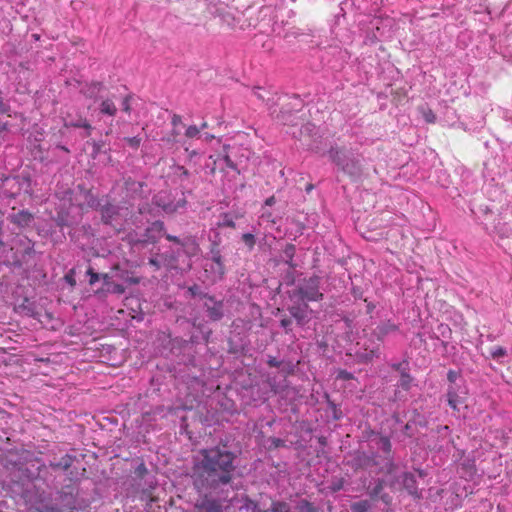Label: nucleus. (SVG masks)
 <instances>
[{
	"label": "nucleus",
	"mask_w": 512,
	"mask_h": 512,
	"mask_svg": "<svg viewBox=\"0 0 512 512\" xmlns=\"http://www.w3.org/2000/svg\"><path fill=\"white\" fill-rule=\"evenodd\" d=\"M242 242L245 244L249 251H252L256 244V238L253 233H244L241 236Z\"/></svg>",
	"instance_id": "cd10ccee"
},
{
	"label": "nucleus",
	"mask_w": 512,
	"mask_h": 512,
	"mask_svg": "<svg viewBox=\"0 0 512 512\" xmlns=\"http://www.w3.org/2000/svg\"><path fill=\"white\" fill-rule=\"evenodd\" d=\"M182 250L189 258L196 256L199 251V245L196 240L192 237L183 238L178 252Z\"/></svg>",
	"instance_id": "4468645a"
},
{
	"label": "nucleus",
	"mask_w": 512,
	"mask_h": 512,
	"mask_svg": "<svg viewBox=\"0 0 512 512\" xmlns=\"http://www.w3.org/2000/svg\"><path fill=\"white\" fill-rule=\"evenodd\" d=\"M439 328L444 330H450L447 325H441Z\"/></svg>",
	"instance_id": "338daca9"
},
{
	"label": "nucleus",
	"mask_w": 512,
	"mask_h": 512,
	"mask_svg": "<svg viewBox=\"0 0 512 512\" xmlns=\"http://www.w3.org/2000/svg\"><path fill=\"white\" fill-rule=\"evenodd\" d=\"M132 95H126L123 99H122V102H121V109L123 112L127 113V114H130L131 113V110H132V107H131V100H132Z\"/></svg>",
	"instance_id": "72a5a7b5"
},
{
	"label": "nucleus",
	"mask_w": 512,
	"mask_h": 512,
	"mask_svg": "<svg viewBox=\"0 0 512 512\" xmlns=\"http://www.w3.org/2000/svg\"><path fill=\"white\" fill-rule=\"evenodd\" d=\"M171 135H174V138L176 139V137L180 134V131L178 130V127L177 128H174L172 129Z\"/></svg>",
	"instance_id": "052dcab7"
},
{
	"label": "nucleus",
	"mask_w": 512,
	"mask_h": 512,
	"mask_svg": "<svg viewBox=\"0 0 512 512\" xmlns=\"http://www.w3.org/2000/svg\"><path fill=\"white\" fill-rule=\"evenodd\" d=\"M101 219L104 224L111 225L120 230L128 216V209L119 205L105 203L100 209Z\"/></svg>",
	"instance_id": "20e7f679"
},
{
	"label": "nucleus",
	"mask_w": 512,
	"mask_h": 512,
	"mask_svg": "<svg viewBox=\"0 0 512 512\" xmlns=\"http://www.w3.org/2000/svg\"><path fill=\"white\" fill-rule=\"evenodd\" d=\"M371 505L368 500H361L358 502H354L351 505V509L353 512H369Z\"/></svg>",
	"instance_id": "a878e982"
},
{
	"label": "nucleus",
	"mask_w": 512,
	"mask_h": 512,
	"mask_svg": "<svg viewBox=\"0 0 512 512\" xmlns=\"http://www.w3.org/2000/svg\"><path fill=\"white\" fill-rule=\"evenodd\" d=\"M204 307L206 309L207 316L212 321H218L224 315L223 302L217 301L212 296H205Z\"/></svg>",
	"instance_id": "1a4fd4ad"
},
{
	"label": "nucleus",
	"mask_w": 512,
	"mask_h": 512,
	"mask_svg": "<svg viewBox=\"0 0 512 512\" xmlns=\"http://www.w3.org/2000/svg\"><path fill=\"white\" fill-rule=\"evenodd\" d=\"M203 137L206 142H211L215 138V136L210 133H204Z\"/></svg>",
	"instance_id": "13d9d810"
},
{
	"label": "nucleus",
	"mask_w": 512,
	"mask_h": 512,
	"mask_svg": "<svg viewBox=\"0 0 512 512\" xmlns=\"http://www.w3.org/2000/svg\"><path fill=\"white\" fill-rule=\"evenodd\" d=\"M296 247L294 244L288 243L286 244L284 250H283V257L285 263L290 267H295V264L293 263V258L295 256Z\"/></svg>",
	"instance_id": "5701e85b"
},
{
	"label": "nucleus",
	"mask_w": 512,
	"mask_h": 512,
	"mask_svg": "<svg viewBox=\"0 0 512 512\" xmlns=\"http://www.w3.org/2000/svg\"><path fill=\"white\" fill-rule=\"evenodd\" d=\"M66 194L69 195L71 204L77 205L82 211L85 207L97 210L103 206L102 200L94 195L91 190L79 187V194L76 195L75 199L72 197L74 194L72 191H67Z\"/></svg>",
	"instance_id": "423d86ee"
},
{
	"label": "nucleus",
	"mask_w": 512,
	"mask_h": 512,
	"mask_svg": "<svg viewBox=\"0 0 512 512\" xmlns=\"http://www.w3.org/2000/svg\"><path fill=\"white\" fill-rule=\"evenodd\" d=\"M198 508L200 512H223L222 504L216 499L204 498Z\"/></svg>",
	"instance_id": "dca6fc26"
},
{
	"label": "nucleus",
	"mask_w": 512,
	"mask_h": 512,
	"mask_svg": "<svg viewBox=\"0 0 512 512\" xmlns=\"http://www.w3.org/2000/svg\"><path fill=\"white\" fill-rule=\"evenodd\" d=\"M381 498L386 503H388V501L390 500V496L388 494L383 495Z\"/></svg>",
	"instance_id": "e2e57ef3"
},
{
	"label": "nucleus",
	"mask_w": 512,
	"mask_h": 512,
	"mask_svg": "<svg viewBox=\"0 0 512 512\" xmlns=\"http://www.w3.org/2000/svg\"><path fill=\"white\" fill-rule=\"evenodd\" d=\"M184 135L188 139L199 138L201 136L200 129L196 125H190L186 128Z\"/></svg>",
	"instance_id": "c756f323"
},
{
	"label": "nucleus",
	"mask_w": 512,
	"mask_h": 512,
	"mask_svg": "<svg viewBox=\"0 0 512 512\" xmlns=\"http://www.w3.org/2000/svg\"><path fill=\"white\" fill-rule=\"evenodd\" d=\"M103 88H104V85L102 82L92 81V82L85 83L84 85H82L80 88V93L88 99L97 101L99 94L101 93Z\"/></svg>",
	"instance_id": "9b49d317"
},
{
	"label": "nucleus",
	"mask_w": 512,
	"mask_h": 512,
	"mask_svg": "<svg viewBox=\"0 0 512 512\" xmlns=\"http://www.w3.org/2000/svg\"><path fill=\"white\" fill-rule=\"evenodd\" d=\"M87 275L89 276V284L90 285H94L100 278L103 279L104 284H106V285L109 284L110 277L108 276V274L100 275V274L96 273L92 268H89L87 270Z\"/></svg>",
	"instance_id": "b1692460"
},
{
	"label": "nucleus",
	"mask_w": 512,
	"mask_h": 512,
	"mask_svg": "<svg viewBox=\"0 0 512 512\" xmlns=\"http://www.w3.org/2000/svg\"><path fill=\"white\" fill-rule=\"evenodd\" d=\"M321 278L312 276L304 280L296 289L292 291L291 299L295 303H306L309 301H320L323 299V293L320 291Z\"/></svg>",
	"instance_id": "7ed1b4c3"
},
{
	"label": "nucleus",
	"mask_w": 512,
	"mask_h": 512,
	"mask_svg": "<svg viewBox=\"0 0 512 512\" xmlns=\"http://www.w3.org/2000/svg\"><path fill=\"white\" fill-rule=\"evenodd\" d=\"M223 161L228 168L237 170V165L233 162V160L230 158L227 152L223 156Z\"/></svg>",
	"instance_id": "58836bf2"
},
{
	"label": "nucleus",
	"mask_w": 512,
	"mask_h": 512,
	"mask_svg": "<svg viewBox=\"0 0 512 512\" xmlns=\"http://www.w3.org/2000/svg\"><path fill=\"white\" fill-rule=\"evenodd\" d=\"M382 490H383V480L378 479L376 481L375 486L370 490L369 493L372 497H377L381 493Z\"/></svg>",
	"instance_id": "c9c22d12"
},
{
	"label": "nucleus",
	"mask_w": 512,
	"mask_h": 512,
	"mask_svg": "<svg viewBox=\"0 0 512 512\" xmlns=\"http://www.w3.org/2000/svg\"><path fill=\"white\" fill-rule=\"evenodd\" d=\"M342 488H343V481L342 480H339V481L334 482L332 484V490L335 491V492L341 490Z\"/></svg>",
	"instance_id": "5fc2aeb1"
},
{
	"label": "nucleus",
	"mask_w": 512,
	"mask_h": 512,
	"mask_svg": "<svg viewBox=\"0 0 512 512\" xmlns=\"http://www.w3.org/2000/svg\"><path fill=\"white\" fill-rule=\"evenodd\" d=\"M149 264L154 266L155 269H159L161 267L160 261L157 258H150Z\"/></svg>",
	"instance_id": "6e6d98bb"
},
{
	"label": "nucleus",
	"mask_w": 512,
	"mask_h": 512,
	"mask_svg": "<svg viewBox=\"0 0 512 512\" xmlns=\"http://www.w3.org/2000/svg\"><path fill=\"white\" fill-rule=\"evenodd\" d=\"M208 128V123L206 121L202 122L200 126H198V129H200V132Z\"/></svg>",
	"instance_id": "bf43d9fd"
},
{
	"label": "nucleus",
	"mask_w": 512,
	"mask_h": 512,
	"mask_svg": "<svg viewBox=\"0 0 512 512\" xmlns=\"http://www.w3.org/2000/svg\"><path fill=\"white\" fill-rule=\"evenodd\" d=\"M371 441L375 443L377 449L381 450L385 454L383 459L384 464L379 470L386 472L387 474H392L396 469V464L391 455L392 444L390 439L387 436H377Z\"/></svg>",
	"instance_id": "0eeeda50"
},
{
	"label": "nucleus",
	"mask_w": 512,
	"mask_h": 512,
	"mask_svg": "<svg viewBox=\"0 0 512 512\" xmlns=\"http://www.w3.org/2000/svg\"><path fill=\"white\" fill-rule=\"evenodd\" d=\"M74 459V456L65 454L58 461H52L50 467L54 470L61 469L66 471L72 466Z\"/></svg>",
	"instance_id": "a211bd4d"
},
{
	"label": "nucleus",
	"mask_w": 512,
	"mask_h": 512,
	"mask_svg": "<svg viewBox=\"0 0 512 512\" xmlns=\"http://www.w3.org/2000/svg\"><path fill=\"white\" fill-rule=\"evenodd\" d=\"M64 279L65 281L71 285V286H74L76 284V280H75V277H74V270H70L65 276H64Z\"/></svg>",
	"instance_id": "79ce46f5"
},
{
	"label": "nucleus",
	"mask_w": 512,
	"mask_h": 512,
	"mask_svg": "<svg viewBox=\"0 0 512 512\" xmlns=\"http://www.w3.org/2000/svg\"><path fill=\"white\" fill-rule=\"evenodd\" d=\"M176 174L180 180H183L189 176V171L184 166L179 165L176 167Z\"/></svg>",
	"instance_id": "e433bc0d"
},
{
	"label": "nucleus",
	"mask_w": 512,
	"mask_h": 512,
	"mask_svg": "<svg viewBox=\"0 0 512 512\" xmlns=\"http://www.w3.org/2000/svg\"><path fill=\"white\" fill-rule=\"evenodd\" d=\"M166 239L169 240V241L175 242L179 246L181 245V242L183 241V239H180L177 236H173V235H170V234L166 235Z\"/></svg>",
	"instance_id": "864d4df0"
},
{
	"label": "nucleus",
	"mask_w": 512,
	"mask_h": 512,
	"mask_svg": "<svg viewBox=\"0 0 512 512\" xmlns=\"http://www.w3.org/2000/svg\"><path fill=\"white\" fill-rule=\"evenodd\" d=\"M161 141L168 145H173L174 143H176V139L174 138V135H171V134L162 137Z\"/></svg>",
	"instance_id": "09e8293b"
},
{
	"label": "nucleus",
	"mask_w": 512,
	"mask_h": 512,
	"mask_svg": "<svg viewBox=\"0 0 512 512\" xmlns=\"http://www.w3.org/2000/svg\"><path fill=\"white\" fill-rule=\"evenodd\" d=\"M329 158L343 173L353 178L361 176L363 168L361 160L352 151L332 146L328 151Z\"/></svg>",
	"instance_id": "f03ea898"
},
{
	"label": "nucleus",
	"mask_w": 512,
	"mask_h": 512,
	"mask_svg": "<svg viewBox=\"0 0 512 512\" xmlns=\"http://www.w3.org/2000/svg\"><path fill=\"white\" fill-rule=\"evenodd\" d=\"M44 512H61V510L57 506L51 505L46 506Z\"/></svg>",
	"instance_id": "4d7b16f0"
},
{
	"label": "nucleus",
	"mask_w": 512,
	"mask_h": 512,
	"mask_svg": "<svg viewBox=\"0 0 512 512\" xmlns=\"http://www.w3.org/2000/svg\"><path fill=\"white\" fill-rule=\"evenodd\" d=\"M126 141L130 147L136 149L140 146L141 138H139L138 136H134V137L126 138Z\"/></svg>",
	"instance_id": "4c0bfd02"
},
{
	"label": "nucleus",
	"mask_w": 512,
	"mask_h": 512,
	"mask_svg": "<svg viewBox=\"0 0 512 512\" xmlns=\"http://www.w3.org/2000/svg\"><path fill=\"white\" fill-rule=\"evenodd\" d=\"M236 455L225 447L201 449L194 462V469L205 485L212 490L231 483L236 466Z\"/></svg>",
	"instance_id": "f257e3e1"
},
{
	"label": "nucleus",
	"mask_w": 512,
	"mask_h": 512,
	"mask_svg": "<svg viewBox=\"0 0 512 512\" xmlns=\"http://www.w3.org/2000/svg\"><path fill=\"white\" fill-rule=\"evenodd\" d=\"M280 325L285 329L286 333H289L291 331L292 320L284 318L280 321Z\"/></svg>",
	"instance_id": "37998d69"
},
{
	"label": "nucleus",
	"mask_w": 512,
	"mask_h": 512,
	"mask_svg": "<svg viewBox=\"0 0 512 512\" xmlns=\"http://www.w3.org/2000/svg\"><path fill=\"white\" fill-rule=\"evenodd\" d=\"M378 465L374 455L370 456L365 452L358 453L354 458V466L356 468H370Z\"/></svg>",
	"instance_id": "2eb2a0df"
},
{
	"label": "nucleus",
	"mask_w": 512,
	"mask_h": 512,
	"mask_svg": "<svg viewBox=\"0 0 512 512\" xmlns=\"http://www.w3.org/2000/svg\"><path fill=\"white\" fill-rule=\"evenodd\" d=\"M9 220L19 227H28L33 222V215L26 210L9 215Z\"/></svg>",
	"instance_id": "ddd939ff"
},
{
	"label": "nucleus",
	"mask_w": 512,
	"mask_h": 512,
	"mask_svg": "<svg viewBox=\"0 0 512 512\" xmlns=\"http://www.w3.org/2000/svg\"><path fill=\"white\" fill-rule=\"evenodd\" d=\"M334 419H336V420L340 419V415H338L337 409L335 406H334Z\"/></svg>",
	"instance_id": "0e129e2a"
},
{
	"label": "nucleus",
	"mask_w": 512,
	"mask_h": 512,
	"mask_svg": "<svg viewBox=\"0 0 512 512\" xmlns=\"http://www.w3.org/2000/svg\"><path fill=\"white\" fill-rule=\"evenodd\" d=\"M399 326L392 322L391 320H387L385 322L380 323L374 330L373 334L377 338L378 342H383L385 337L390 334L397 332Z\"/></svg>",
	"instance_id": "9d476101"
},
{
	"label": "nucleus",
	"mask_w": 512,
	"mask_h": 512,
	"mask_svg": "<svg viewBox=\"0 0 512 512\" xmlns=\"http://www.w3.org/2000/svg\"><path fill=\"white\" fill-rule=\"evenodd\" d=\"M217 226L219 228H224V227L235 228L236 224H235L234 219L228 213H223L221 215L220 221L217 223Z\"/></svg>",
	"instance_id": "393cba45"
},
{
	"label": "nucleus",
	"mask_w": 512,
	"mask_h": 512,
	"mask_svg": "<svg viewBox=\"0 0 512 512\" xmlns=\"http://www.w3.org/2000/svg\"><path fill=\"white\" fill-rule=\"evenodd\" d=\"M64 127L66 128H81L84 130L83 137H89L92 134L93 127L89 123V121L82 116H79L77 119L64 120Z\"/></svg>",
	"instance_id": "f8f14e48"
},
{
	"label": "nucleus",
	"mask_w": 512,
	"mask_h": 512,
	"mask_svg": "<svg viewBox=\"0 0 512 512\" xmlns=\"http://www.w3.org/2000/svg\"><path fill=\"white\" fill-rule=\"evenodd\" d=\"M228 148H229V145H224V146H223V149H224V151H225V152H226V150H227Z\"/></svg>",
	"instance_id": "774afa93"
},
{
	"label": "nucleus",
	"mask_w": 512,
	"mask_h": 512,
	"mask_svg": "<svg viewBox=\"0 0 512 512\" xmlns=\"http://www.w3.org/2000/svg\"><path fill=\"white\" fill-rule=\"evenodd\" d=\"M490 354L494 360L498 361L501 357H505L507 355V350L504 347L498 346L492 348Z\"/></svg>",
	"instance_id": "2f4dec72"
},
{
	"label": "nucleus",
	"mask_w": 512,
	"mask_h": 512,
	"mask_svg": "<svg viewBox=\"0 0 512 512\" xmlns=\"http://www.w3.org/2000/svg\"><path fill=\"white\" fill-rule=\"evenodd\" d=\"M458 378V373L453 370H449L447 373V379L449 382L454 383L456 379Z\"/></svg>",
	"instance_id": "8fccbe9b"
},
{
	"label": "nucleus",
	"mask_w": 512,
	"mask_h": 512,
	"mask_svg": "<svg viewBox=\"0 0 512 512\" xmlns=\"http://www.w3.org/2000/svg\"><path fill=\"white\" fill-rule=\"evenodd\" d=\"M307 304L304 303V308L300 307V306H292L289 308V312L291 314V316L293 318L296 319L297 323L299 325H303L304 324V321H305V318H306V311L305 309L307 308Z\"/></svg>",
	"instance_id": "4be33fe9"
},
{
	"label": "nucleus",
	"mask_w": 512,
	"mask_h": 512,
	"mask_svg": "<svg viewBox=\"0 0 512 512\" xmlns=\"http://www.w3.org/2000/svg\"><path fill=\"white\" fill-rule=\"evenodd\" d=\"M111 292L116 294H123L125 291V288L122 284H113L112 289H109Z\"/></svg>",
	"instance_id": "a18cd8bd"
},
{
	"label": "nucleus",
	"mask_w": 512,
	"mask_h": 512,
	"mask_svg": "<svg viewBox=\"0 0 512 512\" xmlns=\"http://www.w3.org/2000/svg\"><path fill=\"white\" fill-rule=\"evenodd\" d=\"M391 367L394 370L398 371L400 373V375H402L403 373H407L408 362L407 361H402V362H398V363H392Z\"/></svg>",
	"instance_id": "f704fd0d"
},
{
	"label": "nucleus",
	"mask_w": 512,
	"mask_h": 512,
	"mask_svg": "<svg viewBox=\"0 0 512 512\" xmlns=\"http://www.w3.org/2000/svg\"><path fill=\"white\" fill-rule=\"evenodd\" d=\"M281 363H282V361L278 360L277 358H275L273 356L268 357L267 364L270 367L278 368V367H280Z\"/></svg>",
	"instance_id": "c03bdc74"
},
{
	"label": "nucleus",
	"mask_w": 512,
	"mask_h": 512,
	"mask_svg": "<svg viewBox=\"0 0 512 512\" xmlns=\"http://www.w3.org/2000/svg\"><path fill=\"white\" fill-rule=\"evenodd\" d=\"M58 148H60L61 150L65 151V152H69V150L66 146L59 145Z\"/></svg>",
	"instance_id": "69168bd1"
},
{
	"label": "nucleus",
	"mask_w": 512,
	"mask_h": 512,
	"mask_svg": "<svg viewBox=\"0 0 512 512\" xmlns=\"http://www.w3.org/2000/svg\"><path fill=\"white\" fill-rule=\"evenodd\" d=\"M99 112L102 115L114 117L117 114V107L111 98L103 99L99 105Z\"/></svg>",
	"instance_id": "f3484780"
},
{
	"label": "nucleus",
	"mask_w": 512,
	"mask_h": 512,
	"mask_svg": "<svg viewBox=\"0 0 512 512\" xmlns=\"http://www.w3.org/2000/svg\"><path fill=\"white\" fill-rule=\"evenodd\" d=\"M210 271L213 274V281L221 280L222 278H218V264H211Z\"/></svg>",
	"instance_id": "de8ad7c7"
},
{
	"label": "nucleus",
	"mask_w": 512,
	"mask_h": 512,
	"mask_svg": "<svg viewBox=\"0 0 512 512\" xmlns=\"http://www.w3.org/2000/svg\"><path fill=\"white\" fill-rule=\"evenodd\" d=\"M381 343L373 333L369 337L363 338L357 343L356 357L359 361L367 363L381 355Z\"/></svg>",
	"instance_id": "39448f33"
},
{
	"label": "nucleus",
	"mask_w": 512,
	"mask_h": 512,
	"mask_svg": "<svg viewBox=\"0 0 512 512\" xmlns=\"http://www.w3.org/2000/svg\"><path fill=\"white\" fill-rule=\"evenodd\" d=\"M277 223V217L266 207H262L259 215L258 225L262 226L263 224L274 225Z\"/></svg>",
	"instance_id": "aec40b11"
},
{
	"label": "nucleus",
	"mask_w": 512,
	"mask_h": 512,
	"mask_svg": "<svg viewBox=\"0 0 512 512\" xmlns=\"http://www.w3.org/2000/svg\"><path fill=\"white\" fill-rule=\"evenodd\" d=\"M185 152L187 153V157L189 161H193L194 158L200 156V152L198 150H190L188 146L184 147Z\"/></svg>",
	"instance_id": "ea45409f"
},
{
	"label": "nucleus",
	"mask_w": 512,
	"mask_h": 512,
	"mask_svg": "<svg viewBox=\"0 0 512 512\" xmlns=\"http://www.w3.org/2000/svg\"><path fill=\"white\" fill-rule=\"evenodd\" d=\"M259 90H260V88H257V89L254 91V94H255V96H256L257 98H259V99H263V97H262L261 93H258V91H259Z\"/></svg>",
	"instance_id": "680f3d73"
},
{
	"label": "nucleus",
	"mask_w": 512,
	"mask_h": 512,
	"mask_svg": "<svg viewBox=\"0 0 512 512\" xmlns=\"http://www.w3.org/2000/svg\"><path fill=\"white\" fill-rule=\"evenodd\" d=\"M171 124L174 128H177L182 124V117L180 115L174 114L171 118Z\"/></svg>",
	"instance_id": "49530a36"
},
{
	"label": "nucleus",
	"mask_w": 512,
	"mask_h": 512,
	"mask_svg": "<svg viewBox=\"0 0 512 512\" xmlns=\"http://www.w3.org/2000/svg\"><path fill=\"white\" fill-rule=\"evenodd\" d=\"M272 512H290V507L286 502H274L272 504Z\"/></svg>",
	"instance_id": "473e14b6"
},
{
	"label": "nucleus",
	"mask_w": 512,
	"mask_h": 512,
	"mask_svg": "<svg viewBox=\"0 0 512 512\" xmlns=\"http://www.w3.org/2000/svg\"><path fill=\"white\" fill-rule=\"evenodd\" d=\"M447 401L453 410H459V405L462 404L461 397L457 394L454 387H449L447 390Z\"/></svg>",
	"instance_id": "412c9836"
},
{
	"label": "nucleus",
	"mask_w": 512,
	"mask_h": 512,
	"mask_svg": "<svg viewBox=\"0 0 512 512\" xmlns=\"http://www.w3.org/2000/svg\"><path fill=\"white\" fill-rule=\"evenodd\" d=\"M276 203V198L275 196H270L268 197L266 200H265V203H264V206L263 207H271L273 206L274 204Z\"/></svg>",
	"instance_id": "603ef678"
},
{
	"label": "nucleus",
	"mask_w": 512,
	"mask_h": 512,
	"mask_svg": "<svg viewBox=\"0 0 512 512\" xmlns=\"http://www.w3.org/2000/svg\"><path fill=\"white\" fill-rule=\"evenodd\" d=\"M337 378L342 380H351L353 379V374L347 370H340L338 372Z\"/></svg>",
	"instance_id": "a19ab883"
},
{
	"label": "nucleus",
	"mask_w": 512,
	"mask_h": 512,
	"mask_svg": "<svg viewBox=\"0 0 512 512\" xmlns=\"http://www.w3.org/2000/svg\"><path fill=\"white\" fill-rule=\"evenodd\" d=\"M298 512H319V510L313 506L309 501L302 499L297 504Z\"/></svg>",
	"instance_id": "bb28decb"
},
{
	"label": "nucleus",
	"mask_w": 512,
	"mask_h": 512,
	"mask_svg": "<svg viewBox=\"0 0 512 512\" xmlns=\"http://www.w3.org/2000/svg\"><path fill=\"white\" fill-rule=\"evenodd\" d=\"M397 481L401 482L403 488L414 498L420 499L422 497V492L418 489L416 476L413 473L404 472Z\"/></svg>",
	"instance_id": "6e6552de"
},
{
	"label": "nucleus",
	"mask_w": 512,
	"mask_h": 512,
	"mask_svg": "<svg viewBox=\"0 0 512 512\" xmlns=\"http://www.w3.org/2000/svg\"><path fill=\"white\" fill-rule=\"evenodd\" d=\"M212 264H218V278H223L225 275V266L223 263L222 255L219 249L213 248L210 251Z\"/></svg>",
	"instance_id": "6ab92c4d"
},
{
	"label": "nucleus",
	"mask_w": 512,
	"mask_h": 512,
	"mask_svg": "<svg viewBox=\"0 0 512 512\" xmlns=\"http://www.w3.org/2000/svg\"><path fill=\"white\" fill-rule=\"evenodd\" d=\"M420 111L425 122L434 123L436 121V116L430 108L422 106Z\"/></svg>",
	"instance_id": "c85d7f7f"
},
{
	"label": "nucleus",
	"mask_w": 512,
	"mask_h": 512,
	"mask_svg": "<svg viewBox=\"0 0 512 512\" xmlns=\"http://www.w3.org/2000/svg\"><path fill=\"white\" fill-rule=\"evenodd\" d=\"M9 111V105L3 101V99L0 97V113L6 114Z\"/></svg>",
	"instance_id": "3c124183"
},
{
	"label": "nucleus",
	"mask_w": 512,
	"mask_h": 512,
	"mask_svg": "<svg viewBox=\"0 0 512 512\" xmlns=\"http://www.w3.org/2000/svg\"><path fill=\"white\" fill-rule=\"evenodd\" d=\"M400 376L401 377H400V381H399V386L404 390H409L410 386H411V382H412V377L410 376V374L408 372L403 373Z\"/></svg>",
	"instance_id": "7c9ffc66"
}]
</instances>
